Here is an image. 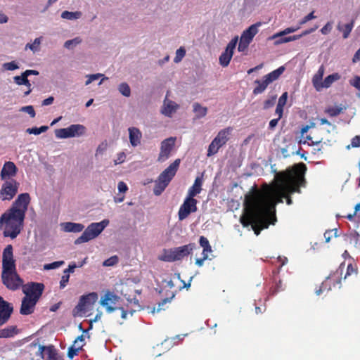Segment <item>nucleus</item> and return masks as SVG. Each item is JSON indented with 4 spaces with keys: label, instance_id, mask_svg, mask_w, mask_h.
<instances>
[{
    "label": "nucleus",
    "instance_id": "obj_1",
    "mask_svg": "<svg viewBox=\"0 0 360 360\" xmlns=\"http://www.w3.org/2000/svg\"><path fill=\"white\" fill-rule=\"evenodd\" d=\"M290 183H283L275 188L263 198L247 195L244 202L245 215L240 217V222L245 227L251 225L255 233L258 236L263 229H267L269 224L276 221L275 199L282 202V195L293 192Z\"/></svg>",
    "mask_w": 360,
    "mask_h": 360
},
{
    "label": "nucleus",
    "instance_id": "obj_2",
    "mask_svg": "<svg viewBox=\"0 0 360 360\" xmlns=\"http://www.w3.org/2000/svg\"><path fill=\"white\" fill-rule=\"evenodd\" d=\"M25 215L22 213L7 210L0 217V229H3L4 237L15 238L24 228Z\"/></svg>",
    "mask_w": 360,
    "mask_h": 360
},
{
    "label": "nucleus",
    "instance_id": "obj_3",
    "mask_svg": "<svg viewBox=\"0 0 360 360\" xmlns=\"http://www.w3.org/2000/svg\"><path fill=\"white\" fill-rule=\"evenodd\" d=\"M285 182H288V183H290V186H292V188L294 190H295V191L293 192H288L286 193H284L283 195H282V200L283 198H286V202L288 205H290L292 203V199L289 197L290 195L297 192V193H300V188H299V186H304V184H305V179H304V177L302 176H294L292 174L290 173H288V174H281V180L279 181V182L274 186L273 187L269 188L267 191H266L262 195L259 196L258 198H263L266 195H267V193H270L271 191H273V189H274L275 188L278 187V186L281 185L283 183H285ZM279 201V198H276V199H275V202H276V205L278 203H280L281 202H278Z\"/></svg>",
    "mask_w": 360,
    "mask_h": 360
},
{
    "label": "nucleus",
    "instance_id": "obj_4",
    "mask_svg": "<svg viewBox=\"0 0 360 360\" xmlns=\"http://www.w3.org/2000/svg\"><path fill=\"white\" fill-rule=\"evenodd\" d=\"M181 160L176 159L169 165L163 172L160 173L155 182L153 193L158 196L165 191L173 177L175 176L179 167Z\"/></svg>",
    "mask_w": 360,
    "mask_h": 360
},
{
    "label": "nucleus",
    "instance_id": "obj_5",
    "mask_svg": "<svg viewBox=\"0 0 360 360\" xmlns=\"http://www.w3.org/2000/svg\"><path fill=\"white\" fill-rule=\"evenodd\" d=\"M108 219H103L100 222L91 223L84 231L82 234L75 240V245L87 243L97 238L108 226Z\"/></svg>",
    "mask_w": 360,
    "mask_h": 360
},
{
    "label": "nucleus",
    "instance_id": "obj_6",
    "mask_svg": "<svg viewBox=\"0 0 360 360\" xmlns=\"http://www.w3.org/2000/svg\"><path fill=\"white\" fill-rule=\"evenodd\" d=\"M196 248V244L193 243L174 248L166 252L160 259L162 261L169 262L181 260L184 257L191 254Z\"/></svg>",
    "mask_w": 360,
    "mask_h": 360
},
{
    "label": "nucleus",
    "instance_id": "obj_7",
    "mask_svg": "<svg viewBox=\"0 0 360 360\" xmlns=\"http://www.w3.org/2000/svg\"><path fill=\"white\" fill-rule=\"evenodd\" d=\"M85 127L79 124H71L67 128L58 129L55 130V135L58 139H68L78 137L85 133Z\"/></svg>",
    "mask_w": 360,
    "mask_h": 360
},
{
    "label": "nucleus",
    "instance_id": "obj_8",
    "mask_svg": "<svg viewBox=\"0 0 360 360\" xmlns=\"http://www.w3.org/2000/svg\"><path fill=\"white\" fill-rule=\"evenodd\" d=\"M16 271L15 261L13 258V246L8 245L3 251L1 274Z\"/></svg>",
    "mask_w": 360,
    "mask_h": 360
},
{
    "label": "nucleus",
    "instance_id": "obj_9",
    "mask_svg": "<svg viewBox=\"0 0 360 360\" xmlns=\"http://www.w3.org/2000/svg\"><path fill=\"white\" fill-rule=\"evenodd\" d=\"M20 183L13 179L4 181L0 190L2 200H11L17 194Z\"/></svg>",
    "mask_w": 360,
    "mask_h": 360
},
{
    "label": "nucleus",
    "instance_id": "obj_10",
    "mask_svg": "<svg viewBox=\"0 0 360 360\" xmlns=\"http://www.w3.org/2000/svg\"><path fill=\"white\" fill-rule=\"evenodd\" d=\"M196 199L186 196L183 204L180 206L178 212V217L179 221L186 219L190 214L197 211Z\"/></svg>",
    "mask_w": 360,
    "mask_h": 360
},
{
    "label": "nucleus",
    "instance_id": "obj_11",
    "mask_svg": "<svg viewBox=\"0 0 360 360\" xmlns=\"http://www.w3.org/2000/svg\"><path fill=\"white\" fill-rule=\"evenodd\" d=\"M98 300V294L96 292H90L87 295H82L74 311L78 313H85L88 309H91Z\"/></svg>",
    "mask_w": 360,
    "mask_h": 360
},
{
    "label": "nucleus",
    "instance_id": "obj_12",
    "mask_svg": "<svg viewBox=\"0 0 360 360\" xmlns=\"http://www.w3.org/2000/svg\"><path fill=\"white\" fill-rule=\"evenodd\" d=\"M44 285L40 283L31 282L22 285V292L25 297L38 302L42 295Z\"/></svg>",
    "mask_w": 360,
    "mask_h": 360
},
{
    "label": "nucleus",
    "instance_id": "obj_13",
    "mask_svg": "<svg viewBox=\"0 0 360 360\" xmlns=\"http://www.w3.org/2000/svg\"><path fill=\"white\" fill-rule=\"evenodd\" d=\"M3 284L11 290H16L22 286L23 281L18 274L17 271L7 274H1Z\"/></svg>",
    "mask_w": 360,
    "mask_h": 360
},
{
    "label": "nucleus",
    "instance_id": "obj_14",
    "mask_svg": "<svg viewBox=\"0 0 360 360\" xmlns=\"http://www.w3.org/2000/svg\"><path fill=\"white\" fill-rule=\"evenodd\" d=\"M39 72L35 70H27L23 72L20 75H17L13 77L14 82L18 85H25L27 86V90L24 92V96H27L32 92L31 83L28 79L30 75H38Z\"/></svg>",
    "mask_w": 360,
    "mask_h": 360
},
{
    "label": "nucleus",
    "instance_id": "obj_15",
    "mask_svg": "<svg viewBox=\"0 0 360 360\" xmlns=\"http://www.w3.org/2000/svg\"><path fill=\"white\" fill-rule=\"evenodd\" d=\"M13 311V306L0 296V326L8 321ZM0 338H4L2 329L0 330Z\"/></svg>",
    "mask_w": 360,
    "mask_h": 360
},
{
    "label": "nucleus",
    "instance_id": "obj_16",
    "mask_svg": "<svg viewBox=\"0 0 360 360\" xmlns=\"http://www.w3.org/2000/svg\"><path fill=\"white\" fill-rule=\"evenodd\" d=\"M30 202V196L27 193L20 194L15 200L13 202L11 207L9 208L12 210H16L24 215L28 209L29 204Z\"/></svg>",
    "mask_w": 360,
    "mask_h": 360
},
{
    "label": "nucleus",
    "instance_id": "obj_17",
    "mask_svg": "<svg viewBox=\"0 0 360 360\" xmlns=\"http://www.w3.org/2000/svg\"><path fill=\"white\" fill-rule=\"evenodd\" d=\"M175 143V138L170 137L165 139L161 143L160 152L158 160L160 162L167 160L170 155Z\"/></svg>",
    "mask_w": 360,
    "mask_h": 360
},
{
    "label": "nucleus",
    "instance_id": "obj_18",
    "mask_svg": "<svg viewBox=\"0 0 360 360\" xmlns=\"http://www.w3.org/2000/svg\"><path fill=\"white\" fill-rule=\"evenodd\" d=\"M17 172L18 168L13 162H6L0 173L1 179L4 181L11 179V177L16 175Z\"/></svg>",
    "mask_w": 360,
    "mask_h": 360
},
{
    "label": "nucleus",
    "instance_id": "obj_19",
    "mask_svg": "<svg viewBox=\"0 0 360 360\" xmlns=\"http://www.w3.org/2000/svg\"><path fill=\"white\" fill-rule=\"evenodd\" d=\"M37 301L30 299L29 297H24L22 300L20 313L22 315H29L34 312V307Z\"/></svg>",
    "mask_w": 360,
    "mask_h": 360
},
{
    "label": "nucleus",
    "instance_id": "obj_20",
    "mask_svg": "<svg viewBox=\"0 0 360 360\" xmlns=\"http://www.w3.org/2000/svg\"><path fill=\"white\" fill-rule=\"evenodd\" d=\"M178 108V104L167 98H165L161 108V113L166 117H171L173 113H174Z\"/></svg>",
    "mask_w": 360,
    "mask_h": 360
},
{
    "label": "nucleus",
    "instance_id": "obj_21",
    "mask_svg": "<svg viewBox=\"0 0 360 360\" xmlns=\"http://www.w3.org/2000/svg\"><path fill=\"white\" fill-rule=\"evenodd\" d=\"M261 25L262 23L259 22L250 25L248 29L243 31V32L241 34L240 39L245 41V42H248L250 44L254 37L257 34L259 31L258 27L261 26Z\"/></svg>",
    "mask_w": 360,
    "mask_h": 360
},
{
    "label": "nucleus",
    "instance_id": "obj_22",
    "mask_svg": "<svg viewBox=\"0 0 360 360\" xmlns=\"http://www.w3.org/2000/svg\"><path fill=\"white\" fill-rule=\"evenodd\" d=\"M203 182V173L200 176H198L193 184V186L188 189L187 196L194 198L198 194L202 191V185Z\"/></svg>",
    "mask_w": 360,
    "mask_h": 360
},
{
    "label": "nucleus",
    "instance_id": "obj_23",
    "mask_svg": "<svg viewBox=\"0 0 360 360\" xmlns=\"http://www.w3.org/2000/svg\"><path fill=\"white\" fill-rule=\"evenodd\" d=\"M233 131L232 127H226L220 130L217 136L213 139L219 146H223L229 139V136Z\"/></svg>",
    "mask_w": 360,
    "mask_h": 360
},
{
    "label": "nucleus",
    "instance_id": "obj_24",
    "mask_svg": "<svg viewBox=\"0 0 360 360\" xmlns=\"http://www.w3.org/2000/svg\"><path fill=\"white\" fill-rule=\"evenodd\" d=\"M129 131V138L131 145L133 147H136L141 143L142 134L138 128L130 127Z\"/></svg>",
    "mask_w": 360,
    "mask_h": 360
},
{
    "label": "nucleus",
    "instance_id": "obj_25",
    "mask_svg": "<svg viewBox=\"0 0 360 360\" xmlns=\"http://www.w3.org/2000/svg\"><path fill=\"white\" fill-rule=\"evenodd\" d=\"M60 226L63 231L68 233H79L84 229L82 224L75 222H64Z\"/></svg>",
    "mask_w": 360,
    "mask_h": 360
},
{
    "label": "nucleus",
    "instance_id": "obj_26",
    "mask_svg": "<svg viewBox=\"0 0 360 360\" xmlns=\"http://www.w3.org/2000/svg\"><path fill=\"white\" fill-rule=\"evenodd\" d=\"M324 67L323 65L320 66L317 72L312 78L313 86L317 91H320L323 89L322 79L324 75Z\"/></svg>",
    "mask_w": 360,
    "mask_h": 360
},
{
    "label": "nucleus",
    "instance_id": "obj_27",
    "mask_svg": "<svg viewBox=\"0 0 360 360\" xmlns=\"http://www.w3.org/2000/svg\"><path fill=\"white\" fill-rule=\"evenodd\" d=\"M360 236L358 232L354 230L349 231L347 233L343 235V240L350 245L356 246L359 240Z\"/></svg>",
    "mask_w": 360,
    "mask_h": 360
},
{
    "label": "nucleus",
    "instance_id": "obj_28",
    "mask_svg": "<svg viewBox=\"0 0 360 360\" xmlns=\"http://www.w3.org/2000/svg\"><path fill=\"white\" fill-rule=\"evenodd\" d=\"M284 71H285V67L281 66L278 68H277L276 70L271 72L270 73L266 75L264 77L271 84L273 82L278 79L279 78V77L283 73Z\"/></svg>",
    "mask_w": 360,
    "mask_h": 360
},
{
    "label": "nucleus",
    "instance_id": "obj_29",
    "mask_svg": "<svg viewBox=\"0 0 360 360\" xmlns=\"http://www.w3.org/2000/svg\"><path fill=\"white\" fill-rule=\"evenodd\" d=\"M120 300V297L115 295L113 292H107L103 297H101L100 300V304L101 305H106L107 302H110L111 304H116Z\"/></svg>",
    "mask_w": 360,
    "mask_h": 360
},
{
    "label": "nucleus",
    "instance_id": "obj_30",
    "mask_svg": "<svg viewBox=\"0 0 360 360\" xmlns=\"http://www.w3.org/2000/svg\"><path fill=\"white\" fill-rule=\"evenodd\" d=\"M255 83L257 84V86L253 89V94L255 95L263 93L270 84L264 77L262 80H255Z\"/></svg>",
    "mask_w": 360,
    "mask_h": 360
},
{
    "label": "nucleus",
    "instance_id": "obj_31",
    "mask_svg": "<svg viewBox=\"0 0 360 360\" xmlns=\"http://www.w3.org/2000/svg\"><path fill=\"white\" fill-rule=\"evenodd\" d=\"M354 27V21L352 20L351 22L342 25L341 22H339L337 26V29L339 31H341L343 32V38L347 39L348 38L350 32H352Z\"/></svg>",
    "mask_w": 360,
    "mask_h": 360
},
{
    "label": "nucleus",
    "instance_id": "obj_32",
    "mask_svg": "<svg viewBox=\"0 0 360 360\" xmlns=\"http://www.w3.org/2000/svg\"><path fill=\"white\" fill-rule=\"evenodd\" d=\"M193 108V112L195 113L196 119L204 117L207 113V108L202 106L199 103H194Z\"/></svg>",
    "mask_w": 360,
    "mask_h": 360
},
{
    "label": "nucleus",
    "instance_id": "obj_33",
    "mask_svg": "<svg viewBox=\"0 0 360 360\" xmlns=\"http://www.w3.org/2000/svg\"><path fill=\"white\" fill-rule=\"evenodd\" d=\"M82 12L80 11H65L61 13V18L68 20H76L82 17Z\"/></svg>",
    "mask_w": 360,
    "mask_h": 360
},
{
    "label": "nucleus",
    "instance_id": "obj_34",
    "mask_svg": "<svg viewBox=\"0 0 360 360\" xmlns=\"http://www.w3.org/2000/svg\"><path fill=\"white\" fill-rule=\"evenodd\" d=\"M340 77L338 73H333L327 76L322 83L323 89L330 87L334 82L339 80Z\"/></svg>",
    "mask_w": 360,
    "mask_h": 360
},
{
    "label": "nucleus",
    "instance_id": "obj_35",
    "mask_svg": "<svg viewBox=\"0 0 360 360\" xmlns=\"http://www.w3.org/2000/svg\"><path fill=\"white\" fill-rule=\"evenodd\" d=\"M300 26H297V27H288L286 29H285L283 31H281L279 32H277L276 34H274V35H272L271 37H270L269 38V39L271 40V39H276V38L278 37H283V36H285L286 34H290V33H292V32H296L297 30H298L300 29Z\"/></svg>",
    "mask_w": 360,
    "mask_h": 360
},
{
    "label": "nucleus",
    "instance_id": "obj_36",
    "mask_svg": "<svg viewBox=\"0 0 360 360\" xmlns=\"http://www.w3.org/2000/svg\"><path fill=\"white\" fill-rule=\"evenodd\" d=\"M3 330V336L4 338H10L14 337L18 334V330L15 326H9L4 329Z\"/></svg>",
    "mask_w": 360,
    "mask_h": 360
},
{
    "label": "nucleus",
    "instance_id": "obj_37",
    "mask_svg": "<svg viewBox=\"0 0 360 360\" xmlns=\"http://www.w3.org/2000/svg\"><path fill=\"white\" fill-rule=\"evenodd\" d=\"M232 56H233V54L224 51L221 54V56H219V58L220 65L223 67L228 66V65L229 64L230 60L232 58Z\"/></svg>",
    "mask_w": 360,
    "mask_h": 360
},
{
    "label": "nucleus",
    "instance_id": "obj_38",
    "mask_svg": "<svg viewBox=\"0 0 360 360\" xmlns=\"http://www.w3.org/2000/svg\"><path fill=\"white\" fill-rule=\"evenodd\" d=\"M119 92L125 97L131 96V89L129 84L126 82H122L118 86Z\"/></svg>",
    "mask_w": 360,
    "mask_h": 360
},
{
    "label": "nucleus",
    "instance_id": "obj_39",
    "mask_svg": "<svg viewBox=\"0 0 360 360\" xmlns=\"http://www.w3.org/2000/svg\"><path fill=\"white\" fill-rule=\"evenodd\" d=\"M82 42V39L80 37H75L72 39L67 40L64 43V47L67 49L71 50L73 49L77 45L79 44Z\"/></svg>",
    "mask_w": 360,
    "mask_h": 360
},
{
    "label": "nucleus",
    "instance_id": "obj_40",
    "mask_svg": "<svg viewBox=\"0 0 360 360\" xmlns=\"http://www.w3.org/2000/svg\"><path fill=\"white\" fill-rule=\"evenodd\" d=\"M49 129V127L48 126H41L40 127H32V128H28L26 130V132L30 134H34V135H39L41 133H44L45 131H46Z\"/></svg>",
    "mask_w": 360,
    "mask_h": 360
},
{
    "label": "nucleus",
    "instance_id": "obj_41",
    "mask_svg": "<svg viewBox=\"0 0 360 360\" xmlns=\"http://www.w3.org/2000/svg\"><path fill=\"white\" fill-rule=\"evenodd\" d=\"M175 295L174 293H172V296L170 297H167V298H165L163 299L161 302H160L158 304V307L157 308H154L153 310L152 311V313H154L155 311L157 312H159L161 310H164V306L167 304V303H169L172 299L174 297Z\"/></svg>",
    "mask_w": 360,
    "mask_h": 360
},
{
    "label": "nucleus",
    "instance_id": "obj_42",
    "mask_svg": "<svg viewBox=\"0 0 360 360\" xmlns=\"http://www.w3.org/2000/svg\"><path fill=\"white\" fill-rule=\"evenodd\" d=\"M41 39H42L41 37H37L34 40L32 44H27L25 46V49H29L31 51H32L34 53L38 51L39 46L41 41Z\"/></svg>",
    "mask_w": 360,
    "mask_h": 360
},
{
    "label": "nucleus",
    "instance_id": "obj_43",
    "mask_svg": "<svg viewBox=\"0 0 360 360\" xmlns=\"http://www.w3.org/2000/svg\"><path fill=\"white\" fill-rule=\"evenodd\" d=\"M220 148L221 146H219V145H218L214 140H212L211 143L209 145L207 155L210 157L216 154Z\"/></svg>",
    "mask_w": 360,
    "mask_h": 360
},
{
    "label": "nucleus",
    "instance_id": "obj_44",
    "mask_svg": "<svg viewBox=\"0 0 360 360\" xmlns=\"http://www.w3.org/2000/svg\"><path fill=\"white\" fill-rule=\"evenodd\" d=\"M48 360H63V359L58 355L56 349L53 346H49Z\"/></svg>",
    "mask_w": 360,
    "mask_h": 360
},
{
    "label": "nucleus",
    "instance_id": "obj_45",
    "mask_svg": "<svg viewBox=\"0 0 360 360\" xmlns=\"http://www.w3.org/2000/svg\"><path fill=\"white\" fill-rule=\"evenodd\" d=\"M64 264H65L64 261H56V262H53L52 263L46 264L44 265V270L56 269L60 267Z\"/></svg>",
    "mask_w": 360,
    "mask_h": 360
},
{
    "label": "nucleus",
    "instance_id": "obj_46",
    "mask_svg": "<svg viewBox=\"0 0 360 360\" xmlns=\"http://www.w3.org/2000/svg\"><path fill=\"white\" fill-rule=\"evenodd\" d=\"M276 95H272L268 99H266L264 102V106L263 108L264 110H267L271 107H273L275 104L276 100Z\"/></svg>",
    "mask_w": 360,
    "mask_h": 360
},
{
    "label": "nucleus",
    "instance_id": "obj_47",
    "mask_svg": "<svg viewBox=\"0 0 360 360\" xmlns=\"http://www.w3.org/2000/svg\"><path fill=\"white\" fill-rule=\"evenodd\" d=\"M186 50L184 47H180L176 51V56L174 58V62L177 63H179L182 58L185 56Z\"/></svg>",
    "mask_w": 360,
    "mask_h": 360
},
{
    "label": "nucleus",
    "instance_id": "obj_48",
    "mask_svg": "<svg viewBox=\"0 0 360 360\" xmlns=\"http://www.w3.org/2000/svg\"><path fill=\"white\" fill-rule=\"evenodd\" d=\"M2 67L4 70L9 71H13L19 68V65L15 61L5 63L2 65Z\"/></svg>",
    "mask_w": 360,
    "mask_h": 360
},
{
    "label": "nucleus",
    "instance_id": "obj_49",
    "mask_svg": "<svg viewBox=\"0 0 360 360\" xmlns=\"http://www.w3.org/2000/svg\"><path fill=\"white\" fill-rule=\"evenodd\" d=\"M237 42H238V37H236L233 39H232L231 40V41L228 44L227 46H226V48L225 49V51L229 52V53L233 54V50L236 48Z\"/></svg>",
    "mask_w": 360,
    "mask_h": 360
},
{
    "label": "nucleus",
    "instance_id": "obj_50",
    "mask_svg": "<svg viewBox=\"0 0 360 360\" xmlns=\"http://www.w3.org/2000/svg\"><path fill=\"white\" fill-rule=\"evenodd\" d=\"M237 42H238V37H236L233 39H232L231 40V41L228 44L227 46H226V48L225 49V51L229 52V53L233 54V50L236 48Z\"/></svg>",
    "mask_w": 360,
    "mask_h": 360
},
{
    "label": "nucleus",
    "instance_id": "obj_51",
    "mask_svg": "<svg viewBox=\"0 0 360 360\" xmlns=\"http://www.w3.org/2000/svg\"><path fill=\"white\" fill-rule=\"evenodd\" d=\"M237 42H238V37H236L233 39H232L231 40V41L228 44L227 46H226V48L225 49V51L229 52V53L233 54V50L236 48Z\"/></svg>",
    "mask_w": 360,
    "mask_h": 360
},
{
    "label": "nucleus",
    "instance_id": "obj_52",
    "mask_svg": "<svg viewBox=\"0 0 360 360\" xmlns=\"http://www.w3.org/2000/svg\"><path fill=\"white\" fill-rule=\"evenodd\" d=\"M118 261H119V259L117 256H115V255L112 256L110 258L105 259L103 262V265L104 266H112L115 265L118 262Z\"/></svg>",
    "mask_w": 360,
    "mask_h": 360
},
{
    "label": "nucleus",
    "instance_id": "obj_53",
    "mask_svg": "<svg viewBox=\"0 0 360 360\" xmlns=\"http://www.w3.org/2000/svg\"><path fill=\"white\" fill-rule=\"evenodd\" d=\"M20 111L29 114L31 117H34L36 115L35 111L32 105H27L22 107Z\"/></svg>",
    "mask_w": 360,
    "mask_h": 360
},
{
    "label": "nucleus",
    "instance_id": "obj_54",
    "mask_svg": "<svg viewBox=\"0 0 360 360\" xmlns=\"http://www.w3.org/2000/svg\"><path fill=\"white\" fill-rule=\"evenodd\" d=\"M360 146V136H355L352 138L351 144L346 146L347 150H349L351 147L356 148Z\"/></svg>",
    "mask_w": 360,
    "mask_h": 360
},
{
    "label": "nucleus",
    "instance_id": "obj_55",
    "mask_svg": "<svg viewBox=\"0 0 360 360\" xmlns=\"http://www.w3.org/2000/svg\"><path fill=\"white\" fill-rule=\"evenodd\" d=\"M82 347V345L78 346L77 347H75L74 346H71L70 347H69L68 352V356L70 359H72L77 354L79 349H81Z\"/></svg>",
    "mask_w": 360,
    "mask_h": 360
},
{
    "label": "nucleus",
    "instance_id": "obj_56",
    "mask_svg": "<svg viewBox=\"0 0 360 360\" xmlns=\"http://www.w3.org/2000/svg\"><path fill=\"white\" fill-rule=\"evenodd\" d=\"M102 76H103V75L101 73L86 75V77L88 78V79L86 81L85 85H86V86L89 85L92 82L99 79Z\"/></svg>",
    "mask_w": 360,
    "mask_h": 360
},
{
    "label": "nucleus",
    "instance_id": "obj_57",
    "mask_svg": "<svg viewBox=\"0 0 360 360\" xmlns=\"http://www.w3.org/2000/svg\"><path fill=\"white\" fill-rule=\"evenodd\" d=\"M332 22H328L321 30V32L322 34H328L332 30Z\"/></svg>",
    "mask_w": 360,
    "mask_h": 360
},
{
    "label": "nucleus",
    "instance_id": "obj_58",
    "mask_svg": "<svg viewBox=\"0 0 360 360\" xmlns=\"http://www.w3.org/2000/svg\"><path fill=\"white\" fill-rule=\"evenodd\" d=\"M352 86L360 91V77L356 76L352 80L349 81ZM360 96V94H359Z\"/></svg>",
    "mask_w": 360,
    "mask_h": 360
},
{
    "label": "nucleus",
    "instance_id": "obj_59",
    "mask_svg": "<svg viewBox=\"0 0 360 360\" xmlns=\"http://www.w3.org/2000/svg\"><path fill=\"white\" fill-rule=\"evenodd\" d=\"M316 18V16L314 15V11L309 13L307 15L304 17L300 22V25L305 24L307 22Z\"/></svg>",
    "mask_w": 360,
    "mask_h": 360
},
{
    "label": "nucleus",
    "instance_id": "obj_60",
    "mask_svg": "<svg viewBox=\"0 0 360 360\" xmlns=\"http://www.w3.org/2000/svg\"><path fill=\"white\" fill-rule=\"evenodd\" d=\"M341 108H330L327 110V112L330 116H337L341 112Z\"/></svg>",
    "mask_w": 360,
    "mask_h": 360
},
{
    "label": "nucleus",
    "instance_id": "obj_61",
    "mask_svg": "<svg viewBox=\"0 0 360 360\" xmlns=\"http://www.w3.org/2000/svg\"><path fill=\"white\" fill-rule=\"evenodd\" d=\"M200 245L202 248H208L210 245L209 240L205 236H200L199 238Z\"/></svg>",
    "mask_w": 360,
    "mask_h": 360
},
{
    "label": "nucleus",
    "instance_id": "obj_62",
    "mask_svg": "<svg viewBox=\"0 0 360 360\" xmlns=\"http://www.w3.org/2000/svg\"><path fill=\"white\" fill-rule=\"evenodd\" d=\"M250 43L245 42V41L240 39V42L238 44V50L240 52H243L246 50L249 46Z\"/></svg>",
    "mask_w": 360,
    "mask_h": 360
},
{
    "label": "nucleus",
    "instance_id": "obj_63",
    "mask_svg": "<svg viewBox=\"0 0 360 360\" xmlns=\"http://www.w3.org/2000/svg\"><path fill=\"white\" fill-rule=\"evenodd\" d=\"M69 278H70L69 274H64L62 276L61 280L60 281V288H64L66 286L67 283L69 281Z\"/></svg>",
    "mask_w": 360,
    "mask_h": 360
},
{
    "label": "nucleus",
    "instance_id": "obj_64",
    "mask_svg": "<svg viewBox=\"0 0 360 360\" xmlns=\"http://www.w3.org/2000/svg\"><path fill=\"white\" fill-rule=\"evenodd\" d=\"M76 268H77V264L75 262H72V263L69 264L68 268L65 269L63 271V274H69L70 273H73Z\"/></svg>",
    "mask_w": 360,
    "mask_h": 360
}]
</instances>
